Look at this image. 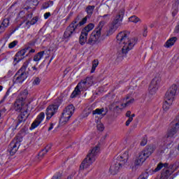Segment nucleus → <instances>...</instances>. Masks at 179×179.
Wrapping results in <instances>:
<instances>
[{
	"instance_id": "1",
	"label": "nucleus",
	"mask_w": 179,
	"mask_h": 179,
	"mask_svg": "<svg viewBox=\"0 0 179 179\" xmlns=\"http://www.w3.org/2000/svg\"><path fill=\"white\" fill-rule=\"evenodd\" d=\"M94 8H96L94 6H87L85 9V12L87 13V15L80 22L79 20H80V17L78 15L66 29L63 36L64 38H70V37H72L73 34H76L78 27H79V26L80 27L83 26V24H86L87 19H90V17H92Z\"/></svg>"
},
{
	"instance_id": "10",
	"label": "nucleus",
	"mask_w": 179,
	"mask_h": 179,
	"mask_svg": "<svg viewBox=\"0 0 179 179\" xmlns=\"http://www.w3.org/2000/svg\"><path fill=\"white\" fill-rule=\"evenodd\" d=\"M93 29H94V24L90 23L82 29L79 37V43L80 45L87 44V36H89V33H90Z\"/></svg>"
},
{
	"instance_id": "19",
	"label": "nucleus",
	"mask_w": 179,
	"mask_h": 179,
	"mask_svg": "<svg viewBox=\"0 0 179 179\" xmlns=\"http://www.w3.org/2000/svg\"><path fill=\"white\" fill-rule=\"evenodd\" d=\"M45 117V115L44 114V113L41 112L36 118V120L33 122V123L31 124L29 129L31 131H33V129H36V128H37V127H38V125H40V124H41V122H43V121L44 120V117Z\"/></svg>"
},
{
	"instance_id": "33",
	"label": "nucleus",
	"mask_w": 179,
	"mask_h": 179,
	"mask_svg": "<svg viewBox=\"0 0 179 179\" xmlns=\"http://www.w3.org/2000/svg\"><path fill=\"white\" fill-rule=\"evenodd\" d=\"M9 24H10L9 18H6V19L3 20V21L1 22V25L6 27V29H7V27H9Z\"/></svg>"
},
{
	"instance_id": "21",
	"label": "nucleus",
	"mask_w": 179,
	"mask_h": 179,
	"mask_svg": "<svg viewBox=\"0 0 179 179\" xmlns=\"http://www.w3.org/2000/svg\"><path fill=\"white\" fill-rule=\"evenodd\" d=\"M23 106H24V102L16 99L13 105V109L15 110V111H16V113H20L27 109Z\"/></svg>"
},
{
	"instance_id": "58",
	"label": "nucleus",
	"mask_w": 179,
	"mask_h": 179,
	"mask_svg": "<svg viewBox=\"0 0 179 179\" xmlns=\"http://www.w3.org/2000/svg\"><path fill=\"white\" fill-rule=\"evenodd\" d=\"M120 1H121V0H117V2H120Z\"/></svg>"
},
{
	"instance_id": "60",
	"label": "nucleus",
	"mask_w": 179,
	"mask_h": 179,
	"mask_svg": "<svg viewBox=\"0 0 179 179\" xmlns=\"http://www.w3.org/2000/svg\"><path fill=\"white\" fill-rule=\"evenodd\" d=\"M36 73V72L34 73V74Z\"/></svg>"
},
{
	"instance_id": "48",
	"label": "nucleus",
	"mask_w": 179,
	"mask_h": 179,
	"mask_svg": "<svg viewBox=\"0 0 179 179\" xmlns=\"http://www.w3.org/2000/svg\"><path fill=\"white\" fill-rule=\"evenodd\" d=\"M34 52H36V50L31 49V50H29V53L27 55H26V57H29V55H30V54H34Z\"/></svg>"
},
{
	"instance_id": "4",
	"label": "nucleus",
	"mask_w": 179,
	"mask_h": 179,
	"mask_svg": "<svg viewBox=\"0 0 179 179\" xmlns=\"http://www.w3.org/2000/svg\"><path fill=\"white\" fill-rule=\"evenodd\" d=\"M124 15H125V9L121 8L118 11L113 22L109 24V29L106 31V36H111V34H114V33L117 31L118 27H120L121 24H122Z\"/></svg>"
},
{
	"instance_id": "12",
	"label": "nucleus",
	"mask_w": 179,
	"mask_h": 179,
	"mask_svg": "<svg viewBox=\"0 0 179 179\" xmlns=\"http://www.w3.org/2000/svg\"><path fill=\"white\" fill-rule=\"evenodd\" d=\"M23 141V138L20 136H17L9 145V152L11 156H13L15 153L17 152L20 146V143Z\"/></svg>"
},
{
	"instance_id": "17",
	"label": "nucleus",
	"mask_w": 179,
	"mask_h": 179,
	"mask_svg": "<svg viewBox=\"0 0 179 179\" xmlns=\"http://www.w3.org/2000/svg\"><path fill=\"white\" fill-rule=\"evenodd\" d=\"M59 107L58 104H52L48 106L46 109L47 120H51L52 116L57 114Z\"/></svg>"
},
{
	"instance_id": "59",
	"label": "nucleus",
	"mask_w": 179,
	"mask_h": 179,
	"mask_svg": "<svg viewBox=\"0 0 179 179\" xmlns=\"http://www.w3.org/2000/svg\"><path fill=\"white\" fill-rule=\"evenodd\" d=\"M50 61H52V58L50 59Z\"/></svg>"
},
{
	"instance_id": "11",
	"label": "nucleus",
	"mask_w": 179,
	"mask_h": 179,
	"mask_svg": "<svg viewBox=\"0 0 179 179\" xmlns=\"http://www.w3.org/2000/svg\"><path fill=\"white\" fill-rule=\"evenodd\" d=\"M75 113V106L73 105L70 104L68 105L64 110L62 113V117L60 118L61 122L63 124H66L69 120H71V117L72 115H73V113Z\"/></svg>"
},
{
	"instance_id": "46",
	"label": "nucleus",
	"mask_w": 179,
	"mask_h": 179,
	"mask_svg": "<svg viewBox=\"0 0 179 179\" xmlns=\"http://www.w3.org/2000/svg\"><path fill=\"white\" fill-rule=\"evenodd\" d=\"M5 30H6V28L1 25V24H0V34H1V33H3V31H5Z\"/></svg>"
},
{
	"instance_id": "41",
	"label": "nucleus",
	"mask_w": 179,
	"mask_h": 179,
	"mask_svg": "<svg viewBox=\"0 0 179 179\" xmlns=\"http://www.w3.org/2000/svg\"><path fill=\"white\" fill-rule=\"evenodd\" d=\"M40 82H41L40 78L38 77H36L33 81V85H40Z\"/></svg>"
},
{
	"instance_id": "16",
	"label": "nucleus",
	"mask_w": 179,
	"mask_h": 179,
	"mask_svg": "<svg viewBox=\"0 0 179 179\" xmlns=\"http://www.w3.org/2000/svg\"><path fill=\"white\" fill-rule=\"evenodd\" d=\"M20 113V114L17 117L18 120H17V122H15V127L12 129L13 131H15V129H16V128H17V127H19L20 124H22V122H24V121H26V120H27V118L29 117V113H27V109H24V110H22Z\"/></svg>"
},
{
	"instance_id": "5",
	"label": "nucleus",
	"mask_w": 179,
	"mask_h": 179,
	"mask_svg": "<svg viewBox=\"0 0 179 179\" xmlns=\"http://www.w3.org/2000/svg\"><path fill=\"white\" fill-rule=\"evenodd\" d=\"M92 85L93 77H87L85 79L78 83L71 95V98L75 99L77 96H80V93H82L83 90H87Z\"/></svg>"
},
{
	"instance_id": "2",
	"label": "nucleus",
	"mask_w": 179,
	"mask_h": 179,
	"mask_svg": "<svg viewBox=\"0 0 179 179\" xmlns=\"http://www.w3.org/2000/svg\"><path fill=\"white\" fill-rule=\"evenodd\" d=\"M137 40L136 38H129L128 34L125 31L120 32L117 36V43L122 48V54L127 55L136 44Z\"/></svg>"
},
{
	"instance_id": "61",
	"label": "nucleus",
	"mask_w": 179,
	"mask_h": 179,
	"mask_svg": "<svg viewBox=\"0 0 179 179\" xmlns=\"http://www.w3.org/2000/svg\"><path fill=\"white\" fill-rule=\"evenodd\" d=\"M0 117H1V113H0Z\"/></svg>"
},
{
	"instance_id": "20",
	"label": "nucleus",
	"mask_w": 179,
	"mask_h": 179,
	"mask_svg": "<svg viewBox=\"0 0 179 179\" xmlns=\"http://www.w3.org/2000/svg\"><path fill=\"white\" fill-rule=\"evenodd\" d=\"M171 128L168 130L166 134V138H176L177 134L179 131V127L174 124V122H172L171 124Z\"/></svg>"
},
{
	"instance_id": "52",
	"label": "nucleus",
	"mask_w": 179,
	"mask_h": 179,
	"mask_svg": "<svg viewBox=\"0 0 179 179\" xmlns=\"http://www.w3.org/2000/svg\"><path fill=\"white\" fill-rule=\"evenodd\" d=\"M126 117H131V111L130 110H128L127 113H126Z\"/></svg>"
},
{
	"instance_id": "45",
	"label": "nucleus",
	"mask_w": 179,
	"mask_h": 179,
	"mask_svg": "<svg viewBox=\"0 0 179 179\" xmlns=\"http://www.w3.org/2000/svg\"><path fill=\"white\" fill-rule=\"evenodd\" d=\"M174 167V165L171 164H168V166L165 167V169H168V170H169L170 171H172L171 170H173Z\"/></svg>"
},
{
	"instance_id": "55",
	"label": "nucleus",
	"mask_w": 179,
	"mask_h": 179,
	"mask_svg": "<svg viewBox=\"0 0 179 179\" xmlns=\"http://www.w3.org/2000/svg\"><path fill=\"white\" fill-rule=\"evenodd\" d=\"M3 90V86L0 85V92H2Z\"/></svg>"
},
{
	"instance_id": "18",
	"label": "nucleus",
	"mask_w": 179,
	"mask_h": 179,
	"mask_svg": "<svg viewBox=\"0 0 179 179\" xmlns=\"http://www.w3.org/2000/svg\"><path fill=\"white\" fill-rule=\"evenodd\" d=\"M29 50H30V46L26 45L24 49H22L21 50L17 52L14 57V62H15V64H17V62H20V61H22V59L24 58V55L26 52L29 51Z\"/></svg>"
},
{
	"instance_id": "56",
	"label": "nucleus",
	"mask_w": 179,
	"mask_h": 179,
	"mask_svg": "<svg viewBox=\"0 0 179 179\" xmlns=\"http://www.w3.org/2000/svg\"><path fill=\"white\" fill-rule=\"evenodd\" d=\"M134 117H135V114H132L131 115H130V117L134 118Z\"/></svg>"
},
{
	"instance_id": "44",
	"label": "nucleus",
	"mask_w": 179,
	"mask_h": 179,
	"mask_svg": "<svg viewBox=\"0 0 179 179\" xmlns=\"http://www.w3.org/2000/svg\"><path fill=\"white\" fill-rule=\"evenodd\" d=\"M30 3H31V5H33L34 6H37V5H38V1L33 0L30 1Z\"/></svg>"
},
{
	"instance_id": "28",
	"label": "nucleus",
	"mask_w": 179,
	"mask_h": 179,
	"mask_svg": "<svg viewBox=\"0 0 179 179\" xmlns=\"http://www.w3.org/2000/svg\"><path fill=\"white\" fill-rule=\"evenodd\" d=\"M178 8H179V1H176L173 4L172 9L173 13L172 15L175 16V15H177L178 13Z\"/></svg>"
},
{
	"instance_id": "54",
	"label": "nucleus",
	"mask_w": 179,
	"mask_h": 179,
	"mask_svg": "<svg viewBox=\"0 0 179 179\" xmlns=\"http://www.w3.org/2000/svg\"><path fill=\"white\" fill-rule=\"evenodd\" d=\"M64 179H72V176H68L67 177L64 178Z\"/></svg>"
},
{
	"instance_id": "29",
	"label": "nucleus",
	"mask_w": 179,
	"mask_h": 179,
	"mask_svg": "<svg viewBox=\"0 0 179 179\" xmlns=\"http://www.w3.org/2000/svg\"><path fill=\"white\" fill-rule=\"evenodd\" d=\"M50 149H51V146L48 145L43 149L42 151H41L38 154L39 157H44L45 153H48Z\"/></svg>"
},
{
	"instance_id": "31",
	"label": "nucleus",
	"mask_w": 179,
	"mask_h": 179,
	"mask_svg": "<svg viewBox=\"0 0 179 179\" xmlns=\"http://www.w3.org/2000/svg\"><path fill=\"white\" fill-rule=\"evenodd\" d=\"M97 66H99V60L94 59L92 62V70H91V73H93V72H94V71H96V68H97Z\"/></svg>"
},
{
	"instance_id": "26",
	"label": "nucleus",
	"mask_w": 179,
	"mask_h": 179,
	"mask_svg": "<svg viewBox=\"0 0 179 179\" xmlns=\"http://www.w3.org/2000/svg\"><path fill=\"white\" fill-rule=\"evenodd\" d=\"M176 41H177V37H172L169 38L166 43V47H167V48L172 47V45H174Z\"/></svg>"
},
{
	"instance_id": "42",
	"label": "nucleus",
	"mask_w": 179,
	"mask_h": 179,
	"mask_svg": "<svg viewBox=\"0 0 179 179\" xmlns=\"http://www.w3.org/2000/svg\"><path fill=\"white\" fill-rule=\"evenodd\" d=\"M143 36V37H146L148 36V27L146 25L144 26Z\"/></svg>"
},
{
	"instance_id": "53",
	"label": "nucleus",
	"mask_w": 179,
	"mask_h": 179,
	"mask_svg": "<svg viewBox=\"0 0 179 179\" xmlns=\"http://www.w3.org/2000/svg\"><path fill=\"white\" fill-rule=\"evenodd\" d=\"M32 69L33 71H35V72H37V71H38V69L35 66H32Z\"/></svg>"
},
{
	"instance_id": "47",
	"label": "nucleus",
	"mask_w": 179,
	"mask_h": 179,
	"mask_svg": "<svg viewBox=\"0 0 179 179\" xmlns=\"http://www.w3.org/2000/svg\"><path fill=\"white\" fill-rule=\"evenodd\" d=\"M5 30H6V28L1 25V24H0V34H1V33H3V31H5Z\"/></svg>"
},
{
	"instance_id": "32",
	"label": "nucleus",
	"mask_w": 179,
	"mask_h": 179,
	"mask_svg": "<svg viewBox=\"0 0 179 179\" xmlns=\"http://www.w3.org/2000/svg\"><path fill=\"white\" fill-rule=\"evenodd\" d=\"M129 20L132 23H138V22H141V19H139L136 15H132L129 18Z\"/></svg>"
},
{
	"instance_id": "8",
	"label": "nucleus",
	"mask_w": 179,
	"mask_h": 179,
	"mask_svg": "<svg viewBox=\"0 0 179 179\" xmlns=\"http://www.w3.org/2000/svg\"><path fill=\"white\" fill-rule=\"evenodd\" d=\"M156 150V146L148 145L144 150L141 151L138 156L134 160V166H142L143 163L146 161V159L151 156V155Z\"/></svg>"
},
{
	"instance_id": "51",
	"label": "nucleus",
	"mask_w": 179,
	"mask_h": 179,
	"mask_svg": "<svg viewBox=\"0 0 179 179\" xmlns=\"http://www.w3.org/2000/svg\"><path fill=\"white\" fill-rule=\"evenodd\" d=\"M175 31L176 33H179V23L176 26Z\"/></svg>"
},
{
	"instance_id": "9",
	"label": "nucleus",
	"mask_w": 179,
	"mask_h": 179,
	"mask_svg": "<svg viewBox=\"0 0 179 179\" xmlns=\"http://www.w3.org/2000/svg\"><path fill=\"white\" fill-rule=\"evenodd\" d=\"M29 66V61L24 62L22 66L18 70L16 74L14 76L13 82L14 84L23 83L26 79H27V73L26 69Z\"/></svg>"
},
{
	"instance_id": "34",
	"label": "nucleus",
	"mask_w": 179,
	"mask_h": 179,
	"mask_svg": "<svg viewBox=\"0 0 179 179\" xmlns=\"http://www.w3.org/2000/svg\"><path fill=\"white\" fill-rule=\"evenodd\" d=\"M103 113H104L103 108H96V110L92 111L93 115H94L96 114H98L99 115H100V114H103Z\"/></svg>"
},
{
	"instance_id": "57",
	"label": "nucleus",
	"mask_w": 179,
	"mask_h": 179,
	"mask_svg": "<svg viewBox=\"0 0 179 179\" xmlns=\"http://www.w3.org/2000/svg\"><path fill=\"white\" fill-rule=\"evenodd\" d=\"M108 15H104L103 17H107Z\"/></svg>"
},
{
	"instance_id": "49",
	"label": "nucleus",
	"mask_w": 179,
	"mask_h": 179,
	"mask_svg": "<svg viewBox=\"0 0 179 179\" xmlns=\"http://www.w3.org/2000/svg\"><path fill=\"white\" fill-rule=\"evenodd\" d=\"M50 16H51V13H50V12L45 13L44 14V18L45 19H48L50 17Z\"/></svg>"
},
{
	"instance_id": "30",
	"label": "nucleus",
	"mask_w": 179,
	"mask_h": 179,
	"mask_svg": "<svg viewBox=\"0 0 179 179\" xmlns=\"http://www.w3.org/2000/svg\"><path fill=\"white\" fill-rule=\"evenodd\" d=\"M52 5H54V1H49L43 3L42 5V8L43 9H48V8H50V6H52Z\"/></svg>"
},
{
	"instance_id": "13",
	"label": "nucleus",
	"mask_w": 179,
	"mask_h": 179,
	"mask_svg": "<svg viewBox=\"0 0 179 179\" xmlns=\"http://www.w3.org/2000/svg\"><path fill=\"white\" fill-rule=\"evenodd\" d=\"M100 37H101V33H99V31H93L90 35L87 44L88 45H96L100 43Z\"/></svg>"
},
{
	"instance_id": "24",
	"label": "nucleus",
	"mask_w": 179,
	"mask_h": 179,
	"mask_svg": "<svg viewBox=\"0 0 179 179\" xmlns=\"http://www.w3.org/2000/svg\"><path fill=\"white\" fill-rule=\"evenodd\" d=\"M45 52V51H41L36 54L34 56L33 61H34V62H39V61H41V59H43V57H44Z\"/></svg>"
},
{
	"instance_id": "40",
	"label": "nucleus",
	"mask_w": 179,
	"mask_h": 179,
	"mask_svg": "<svg viewBox=\"0 0 179 179\" xmlns=\"http://www.w3.org/2000/svg\"><path fill=\"white\" fill-rule=\"evenodd\" d=\"M96 128L98 131H104V125L103 124H98Z\"/></svg>"
},
{
	"instance_id": "15",
	"label": "nucleus",
	"mask_w": 179,
	"mask_h": 179,
	"mask_svg": "<svg viewBox=\"0 0 179 179\" xmlns=\"http://www.w3.org/2000/svg\"><path fill=\"white\" fill-rule=\"evenodd\" d=\"M135 101V99H129V96H127L125 99H123V103L120 105V107L118 106H115L113 104L111 105V108H113V111H120V110H122V108H126L129 106H131Z\"/></svg>"
},
{
	"instance_id": "3",
	"label": "nucleus",
	"mask_w": 179,
	"mask_h": 179,
	"mask_svg": "<svg viewBox=\"0 0 179 179\" xmlns=\"http://www.w3.org/2000/svg\"><path fill=\"white\" fill-rule=\"evenodd\" d=\"M100 153V147L99 145L95 146L92 149L90 152L87 155V157L83 161L80 166V170H86L89 169L94 162H96V157L99 156Z\"/></svg>"
},
{
	"instance_id": "38",
	"label": "nucleus",
	"mask_w": 179,
	"mask_h": 179,
	"mask_svg": "<svg viewBox=\"0 0 179 179\" xmlns=\"http://www.w3.org/2000/svg\"><path fill=\"white\" fill-rule=\"evenodd\" d=\"M19 42L17 41H14L8 44V48L12 49L15 48V46L18 44Z\"/></svg>"
},
{
	"instance_id": "7",
	"label": "nucleus",
	"mask_w": 179,
	"mask_h": 179,
	"mask_svg": "<svg viewBox=\"0 0 179 179\" xmlns=\"http://www.w3.org/2000/svg\"><path fill=\"white\" fill-rule=\"evenodd\" d=\"M129 158V153L128 151H125L123 154L121 155H119L117 157L116 163L113 164L110 168V174H113V176H115L117 173L120 171V169L125 164L128 162V159Z\"/></svg>"
},
{
	"instance_id": "43",
	"label": "nucleus",
	"mask_w": 179,
	"mask_h": 179,
	"mask_svg": "<svg viewBox=\"0 0 179 179\" xmlns=\"http://www.w3.org/2000/svg\"><path fill=\"white\" fill-rule=\"evenodd\" d=\"M133 120H134V118L129 117V119L126 122V127H129V124H131V122H132Z\"/></svg>"
},
{
	"instance_id": "14",
	"label": "nucleus",
	"mask_w": 179,
	"mask_h": 179,
	"mask_svg": "<svg viewBox=\"0 0 179 179\" xmlns=\"http://www.w3.org/2000/svg\"><path fill=\"white\" fill-rule=\"evenodd\" d=\"M161 82H162V78L160 77H155L152 79L149 87V93L150 94H155V93L157 92V90L160 86Z\"/></svg>"
},
{
	"instance_id": "35",
	"label": "nucleus",
	"mask_w": 179,
	"mask_h": 179,
	"mask_svg": "<svg viewBox=\"0 0 179 179\" xmlns=\"http://www.w3.org/2000/svg\"><path fill=\"white\" fill-rule=\"evenodd\" d=\"M37 23V18H33L31 21H27L26 22L27 26H28V28L30 27V26L33 24H36Z\"/></svg>"
},
{
	"instance_id": "37",
	"label": "nucleus",
	"mask_w": 179,
	"mask_h": 179,
	"mask_svg": "<svg viewBox=\"0 0 179 179\" xmlns=\"http://www.w3.org/2000/svg\"><path fill=\"white\" fill-rule=\"evenodd\" d=\"M62 173H56L51 179H62Z\"/></svg>"
},
{
	"instance_id": "22",
	"label": "nucleus",
	"mask_w": 179,
	"mask_h": 179,
	"mask_svg": "<svg viewBox=\"0 0 179 179\" xmlns=\"http://www.w3.org/2000/svg\"><path fill=\"white\" fill-rule=\"evenodd\" d=\"M173 171L164 169L162 171L160 179H169V177L173 174Z\"/></svg>"
},
{
	"instance_id": "36",
	"label": "nucleus",
	"mask_w": 179,
	"mask_h": 179,
	"mask_svg": "<svg viewBox=\"0 0 179 179\" xmlns=\"http://www.w3.org/2000/svg\"><path fill=\"white\" fill-rule=\"evenodd\" d=\"M146 143H148V137L145 136L142 138L140 145L141 146H145Z\"/></svg>"
},
{
	"instance_id": "27",
	"label": "nucleus",
	"mask_w": 179,
	"mask_h": 179,
	"mask_svg": "<svg viewBox=\"0 0 179 179\" xmlns=\"http://www.w3.org/2000/svg\"><path fill=\"white\" fill-rule=\"evenodd\" d=\"M106 23L107 22L104 20L100 21L99 23L98 24L97 27H96L94 30L95 31H99V33H101V29H103V27H104Z\"/></svg>"
},
{
	"instance_id": "23",
	"label": "nucleus",
	"mask_w": 179,
	"mask_h": 179,
	"mask_svg": "<svg viewBox=\"0 0 179 179\" xmlns=\"http://www.w3.org/2000/svg\"><path fill=\"white\" fill-rule=\"evenodd\" d=\"M26 97H27V90H24L23 91H21L20 92L17 98V100H20V101H22V103H24Z\"/></svg>"
},
{
	"instance_id": "50",
	"label": "nucleus",
	"mask_w": 179,
	"mask_h": 179,
	"mask_svg": "<svg viewBox=\"0 0 179 179\" xmlns=\"http://www.w3.org/2000/svg\"><path fill=\"white\" fill-rule=\"evenodd\" d=\"M54 129V123L50 124V126L49 127L48 131H51Z\"/></svg>"
},
{
	"instance_id": "39",
	"label": "nucleus",
	"mask_w": 179,
	"mask_h": 179,
	"mask_svg": "<svg viewBox=\"0 0 179 179\" xmlns=\"http://www.w3.org/2000/svg\"><path fill=\"white\" fill-rule=\"evenodd\" d=\"M10 93V89H8V90H7V92H6V94L4 95L3 100H1V101H0V103H3V101L4 100H6V99H7L8 96H9Z\"/></svg>"
},
{
	"instance_id": "6",
	"label": "nucleus",
	"mask_w": 179,
	"mask_h": 179,
	"mask_svg": "<svg viewBox=\"0 0 179 179\" xmlns=\"http://www.w3.org/2000/svg\"><path fill=\"white\" fill-rule=\"evenodd\" d=\"M177 85H173L167 90L165 94L164 102L162 106V108L164 110V111H167L173 105V101H174V99L177 93Z\"/></svg>"
},
{
	"instance_id": "25",
	"label": "nucleus",
	"mask_w": 179,
	"mask_h": 179,
	"mask_svg": "<svg viewBox=\"0 0 179 179\" xmlns=\"http://www.w3.org/2000/svg\"><path fill=\"white\" fill-rule=\"evenodd\" d=\"M169 163L166 162L163 164L162 162H159L157 165V167L153 170V173H157V171H160L163 167L166 169V167H168Z\"/></svg>"
}]
</instances>
